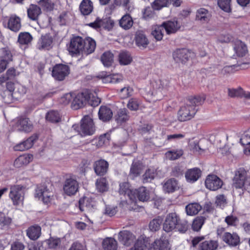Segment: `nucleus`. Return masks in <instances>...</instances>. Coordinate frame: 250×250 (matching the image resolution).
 Listing matches in <instances>:
<instances>
[{
	"label": "nucleus",
	"mask_w": 250,
	"mask_h": 250,
	"mask_svg": "<svg viewBox=\"0 0 250 250\" xmlns=\"http://www.w3.org/2000/svg\"><path fill=\"white\" fill-rule=\"evenodd\" d=\"M204 100L200 96L189 97L186 104L179 110L178 120L180 122H185L193 118L197 111L195 106L201 104Z\"/></svg>",
	"instance_id": "obj_1"
},
{
	"label": "nucleus",
	"mask_w": 250,
	"mask_h": 250,
	"mask_svg": "<svg viewBox=\"0 0 250 250\" xmlns=\"http://www.w3.org/2000/svg\"><path fill=\"white\" fill-rule=\"evenodd\" d=\"M100 102V99L97 97L96 93L86 89L78 93L74 97L71 106L73 109L77 110L83 107L87 104L92 106H96Z\"/></svg>",
	"instance_id": "obj_2"
},
{
	"label": "nucleus",
	"mask_w": 250,
	"mask_h": 250,
	"mask_svg": "<svg viewBox=\"0 0 250 250\" xmlns=\"http://www.w3.org/2000/svg\"><path fill=\"white\" fill-rule=\"evenodd\" d=\"M51 186L48 183L39 186L36 191V197L41 199L44 204L50 203L53 197V193L51 191Z\"/></svg>",
	"instance_id": "obj_3"
},
{
	"label": "nucleus",
	"mask_w": 250,
	"mask_h": 250,
	"mask_svg": "<svg viewBox=\"0 0 250 250\" xmlns=\"http://www.w3.org/2000/svg\"><path fill=\"white\" fill-rule=\"evenodd\" d=\"M95 131V127L92 119L88 116H84L81 121V135H92Z\"/></svg>",
	"instance_id": "obj_4"
},
{
	"label": "nucleus",
	"mask_w": 250,
	"mask_h": 250,
	"mask_svg": "<svg viewBox=\"0 0 250 250\" xmlns=\"http://www.w3.org/2000/svg\"><path fill=\"white\" fill-rule=\"evenodd\" d=\"M84 40L80 37H76L71 40L68 47L69 51L73 54L83 53Z\"/></svg>",
	"instance_id": "obj_5"
},
{
	"label": "nucleus",
	"mask_w": 250,
	"mask_h": 250,
	"mask_svg": "<svg viewBox=\"0 0 250 250\" xmlns=\"http://www.w3.org/2000/svg\"><path fill=\"white\" fill-rule=\"evenodd\" d=\"M79 188V183L74 177L67 178L63 185V190L65 194L70 196L74 195Z\"/></svg>",
	"instance_id": "obj_6"
},
{
	"label": "nucleus",
	"mask_w": 250,
	"mask_h": 250,
	"mask_svg": "<svg viewBox=\"0 0 250 250\" xmlns=\"http://www.w3.org/2000/svg\"><path fill=\"white\" fill-rule=\"evenodd\" d=\"M69 73V67L67 65L59 64L55 65L52 70V76L56 80H63Z\"/></svg>",
	"instance_id": "obj_7"
},
{
	"label": "nucleus",
	"mask_w": 250,
	"mask_h": 250,
	"mask_svg": "<svg viewBox=\"0 0 250 250\" xmlns=\"http://www.w3.org/2000/svg\"><path fill=\"white\" fill-rule=\"evenodd\" d=\"M178 221V216L175 213H169L163 224V229L167 232L172 231L176 229Z\"/></svg>",
	"instance_id": "obj_8"
},
{
	"label": "nucleus",
	"mask_w": 250,
	"mask_h": 250,
	"mask_svg": "<svg viewBox=\"0 0 250 250\" xmlns=\"http://www.w3.org/2000/svg\"><path fill=\"white\" fill-rule=\"evenodd\" d=\"M222 181L216 175H209L205 181V185L207 188L211 190H216L221 188Z\"/></svg>",
	"instance_id": "obj_9"
},
{
	"label": "nucleus",
	"mask_w": 250,
	"mask_h": 250,
	"mask_svg": "<svg viewBox=\"0 0 250 250\" xmlns=\"http://www.w3.org/2000/svg\"><path fill=\"white\" fill-rule=\"evenodd\" d=\"M153 90L150 93L151 96H158V98H160V94H162V91L167 90L168 82L166 80H158L152 83Z\"/></svg>",
	"instance_id": "obj_10"
},
{
	"label": "nucleus",
	"mask_w": 250,
	"mask_h": 250,
	"mask_svg": "<svg viewBox=\"0 0 250 250\" xmlns=\"http://www.w3.org/2000/svg\"><path fill=\"white\" fill-rule=\"evenodd\" d=\"M190 52L187 49H178L174 51L172 56L177 63H185L190 57Z\"/></svg>",
	"instance_id": "obj_11"
},
{
	"label": "nucleus",
	"mask_w": 250,
	"mask_h": 250,
	"mask_svg": "<svg viewBox=\"0 0 250 250\" xmlns=\"http://www.w3.org/2000/svg\"><path fill=\"white\" fill-rule=\"evenodd\" d=\"M247 172L243 168H240L235 172L233 178V186L236 188H243Z\"/></svg>",
	"instance_id": "obj_12"
},
{
	"label": "nucleus",
	"mask_w": 250,
	"mask_h": 250,
	"mask_svg": "<svg viewBox=\"0 0 250 250\" xmlns=\"http://www.w3.org/2000/svg\"><path fill=\"white\" fill-rule=\"evenodd\" d=\"M96 207L93 198L84 197L79 200V208L82 211H92Z\"/></svg>",
	"instance_id": "obj_13"
},
{
	"label": "nucleus",
	"mask_w": 250,
	"mask_h": 250,
	"mask_svg": "<svg viewBox=\"0 0 250 250\" xmlns=\"http://www.w3.org/2000/svg\"><path fill=\"white\" fill-rule=\"evenodd\" d=\"M10 198L14 205H19L22 203L23 197V192L21 188L19 186H15L11 188L9 194Z\"/></svg>",
	"instance_id": "obj_14"
},
{
	"label": "nucleus",
	"mask_w": 250,
	"mask_h": 250,
	"mask_svg": "<svg viewBox=\"0 0 250 250\" xmlns=\"http://www.w3.org/2000/svg\"><path fill=\"white\" fill-rule=\"evenodd\" d=\"M135 236L130 231L124 230L118 234V240L124 245L129 246L135 240Z\"/></svg>",
	"instance_id": "obj_15"
},
{
	"label": "nucleus",
	"mask_w": 250,
	"mask_h": 250,
	"mask_svg": "<svg viewBox=\"0 0 250 250\" xmlns=\"http://www.w3.org/2000/svg\"><path fill=\"white\" fill-rule=\"evenodd\" d=\"M233 47L235 54L237 57H244L248 53L246 44L240 40H235L233 42Z\"/></svg>",
	"instance_id": "obj_16"
},
{
	"label": "nucleus",
	"mask_w": 250,
	"mask_h": 250,
	"mask_svg": "<svg viewBox=\"0 0 250 250\" xmlns=\"http://www.w3.org/2000/svg\"><path fill=\"white\" fill-rule=\"evenodd\" d=\"M53 38L50 34L42 35L38 42L39 49L49 50L53 46Z\"/></svg>",
	"instance_id": "obj_17"
},
{
	"label": "nucleus",
	"mask_w": 250,
	"mask_h": 250,
	"mask_svg": "<svg viewBox=\"0 0 250 250\" xmlns=\"http://www.w3.org/2000/svg\"><path fill=\"white\" fill-rule=\"evenodd\" d=\"M135 192L131 188L129 184L124 182L120 185L119 193L120 194L127 196L132 202L135 201Z\"/></svg>",
	"instance_id": "obj_18"
},
{
	"label": "nucleus",
	"mask_w": 250,
	"mask_h": 250,
	"mask_svg": "<svg viewBox=\"0 0 250 250\" xmlns=\"http://www.w3.org/2000/svg\"><path fill=\"white\" fill-rule=\"evenodd\" d=\"M222 239L226 243L230 246H236L240 243V238L236 233L225 232L222 236Z\"/></svg>",
	"instance_id": "obj_19"
},
{
	"label": "nucleus",
	"mask_w": 250,
	"mask_h": 250,
	"mask_svg": "<svg viewBox=\"0 0 250 250\" xmlns=\"http://www.w3.org/2000/svg\"><path fill=\"white\" fill-rule=\"evenodd\" d=\"M210 18V13L206 8H200L196 11L195 19L202 23L208 22Z\"/></svg>",
	"instance_id": "obj_20"
},
{
	"label": "nucleus",
	"mask_w": 250,
	"mask_h": 250,
	"mask_svg": "<svg viewBox=\"0 0 250 250\" xmlns=\"http://www.w3.org/2000/svg\"><path fill=\"white\" fill-rule=\"evenodd\" d=\"M33 129V125L28 118H22L17 123V130L20 131L30 132Z\"/></svg>",
	"instance_id": "obj_21"
},
{
	"label": "nucleus",
	"mask_w": 250,
	"mask_h": 250,
	"mask_svg": "<svg viewBox=\"0 0 250 250\" xmlns=\"http://www.w3.org/2000/svg\"><path fill=\"white\" fill-rule=\"evenodd\" d=\"M108 167V164L106 161L100 160L95 162L94 165V169L97 175L102 176L106 173Z\"/></svg>",
	"instance_id": "obj_22"
},
{
	"label": "nucleus",
	"mask_w": 250,
	"mask_h": 250,
	"mask_svg": "<svg viewBox=\"0 0 250 250\" xmlns=\"http://www.w3.org/2000/svg\"><path fill=\"white\" fill-rule=\"evenodd\" d=\"M201 175V171L198 168L189 169L185 173V177L188 182L193 183L196 181Z\"/></svg>",
	"instance_id": "obj_23"
},
{
	"label": "nucleus",
	"mask_w": 250,
	"mask_h": 250,
	"mask_svg": "<svg viewBox=\"0 0 250 250\" xmlns=\"http://www.w3.org/2000/svg\"><path fill=\"white\" fill-rule=\"evenodd\" d=\"M135 40L136 44L142 49L146 48L149 43L147 38L142 31H138L136 33Z\"/></svg>",
	"instance_id": "obj_24"
},
{
	"label": "nucleus",
	"mask_w": 250,
	"mask_h": 250,
	"mask_svg": "<svg viewBox=\"0 0 250 250\" xmlns=\"http://www.w3.org/2000/svg\"><path fill=\"white\" fill-rule=\"evenodd\" d=\"M162 24L168 35L176 33L180 28L177 21H167L164 22Z\"/></svg>",
	"instance_id": "obj_25"
},
{
	"label": "nucleus",
	"mask_w": 250,
	"mask_h": 250,
	"mask_svg": "<svg viewBox=\"0 0 250 250\" xmlns=\"http://www.w3.org/2000/svg\"><path fill=\"white\" fill-rule=\"evenodd\" d=\"M98 114L100 119L104 122L109 121L113 116L112 111L107 106H101Z\"/></svg>",
	"instance_id": "obj_26"
},
{
	"label": "nucleus",
	"mask_w": 250,
	"mask_h": 250,
	"mask_svg": "<svg viewBox=\"0 0 250 250\" xmlns=\"http://www.w3.org/2000/svg\"><path fill=\"white\" fill-rule=\"evenodd\" d=\"M178 181L174 178H171L166 181L163 185L164 190L168 193L173 192L179 189Z\"/></svg>",
	"instance_id": "obj_27"
},
{
	"label": "nucleus",
	"mask_w": 250,
	"mask_h": 250,
	"mask_svg": "<svg viewBox=\"0 0 250 250\" xmlns=\"http://www.w3.org/2000/svg\"><path fill=\"white\" fill-rule=\"evenodd\" d=\"M8 28L15 32L19 31L21 28V19L16 16H11L8 21Z\"/></svg>",
	"instance_id": "obj_28"
},
{
	"label": "nucleus",
	"mask_w": 250,
	"mask_h": 250,
	"mask_svg": "<svg viewBox=\"0 0 250 250\" xmlns=\"http://www.w3.org/2000/svg\"><path fill=\"white\" fill-rule=\"evenodd\" d=\"M33 159V155L31 154H23L17 158L14 163L15 167H21L28 164Z\"/></svg>",
	"instance_id": "obj_29"
},
{
	"label": "nucleus",
	"mask_w": 250,
	"mask_h": 250,
	"mask_svg": "<svg viewBox=\"0 0 250 250\" xmlns=\"http://www.w3.org/2000/svg\"><path fill=\"white\" fill-rule=\"evenodd\" d=\"M144 166L139 162H133L131 166L129 176L134 179L138 176L144 169Z\"/></svg>",
	"instance_id": "obj_30"
},
{
	"label": "nucleus",
	"mask_w": 250,
	"mask_h": 250,
	"mask_svg": "<svg viewBox=\"0 0 250 250\" xmlns=\"http://www.w3.org/2000/svg\"><path fill=\"white\" fill-rule=\"evenodd\" d=\"M84 48L83 53L87 55L93 53L96 48V44L95 41L92 38L88 37L84 40Z\"/></svg>",
	"instance_id": "obj_31"
},
{
	"label": "nucleus",
	"mask_w": 250,
	"mask_h": 250,
	"mask_svg": "<svg viewBox=\"0 0 250 250\" xmlns=\"http://www.w3.org/2000/svg\"><path fill=\"white\" fill-rule=\"evenodd\" d=\"M135 192V200L137 197L139 201L142 202L147 201L149 199V192L145 187L140 188L138 189H134Z\"/></svg>",
	"instance_id": "obj_32"
},
{
	"label": "nucleus",
	"mask_w": 250,
	"mask_h": 250,
	"mask_svg": "<svg viewBox=\"0 0 250 250\" xmlns=\"http://www.w3.org/2000/svg\"><path fill=\"white\" fill-rule=\"evenodd\" d=\"M93 3L90 0H83L80 5V9L83 15H88L93 11Z\"/></svg>",
	"instance_id": "obj_33"
},
{
	"label": "nucleus",
	"mask_w": 250,
	"mask_h": 250,
	"mask_svg": "<svg viewBox=\"0 0 250 250\" xmlns=\"http://www.w3.org/2000/svg\"><path fill=\"white\" fill-rule=\"evenodd\" d=\"M41 13V7L37 5L31 4L27 10L28 17L33 21L37 20Z\"/></svg>",
	"instance_id": "obj_34"
},
{
	"label": "nucleus",
	"mask_w": 250,
	"mask_h": 250,
	"mask_svg": "<svg viewBox=\"0 0 250 250\" xmlns=\"http://www.w3.org/2000/svg\"><path fill=\"white\" fill-rule=\"evenodd\" d=\"M41 233V228L39 226H33L27 230V235L29 238L35 240L39 238Z\"/></svg>",
	"instance_id": "obj_35"
},
{
	"label": "nucleus",
	"mask_w": 250,
	"mask_h": 250,
	"mask_svg": "<svg viewBox=\"0 0 250 250\" xmlns=\"http://www.w3.org/2000/svg\"><path fill=\"white\" fill-rule=\"evenodd\" d=\"M133 21L129 14H125L119 21L120 26L125 30L130 29L133 25Z\"/></svg>",
	"instance_id": "obj_36"
},
{
	"label": "nucleus",
	"mask_w": 250,
	"mask_h": 250,
	"mask_svg": "<svg viewBox=\"0 0 250 250\" xmlns=\"http://www.w3.org/2000/svg\"><path fill=\"white\" fill-rule=\"evenodd\" d=\"M132 60V57L128 52L123 51L119 54L118 61L121 65H128L131 63Z\"/></svg>",
	"instance_id": "obj_37"
},
{
	"label": "nucleus",
	"mask_w": 250,
	"mask_h": 250,
	"mask_svg": "<svg viewBox=\"0 0 250 250\" xmlns=\"http://www.w3.org/2000/svg\"><path fill=\"white\" fill-rule=\"evenodd\" d=\"M32 40L33 37L29 32H21L18 36V42L21 45H28Z\"/></svg>",
	"instance_id": "obj_38"
},
{
	"label": "nucleus",
	"mask_w": 250,
	"mask_h": 250,
	"mask_svg": "<svg viewBox=\"0 0 250 250\" xmlns=\"http://www.w3.org/2000/svg\"><path fill=\"white\" fill-rule=\"evenodd\" d=\"M114 55L110 51H106L101 57V60L105 67L111 66L114 61Z\"/></svg>",
	"instance_id": "obj_39"
},
{
	"label": "nucleus",
	"mask_w": 250,
	"mask_h": 250,
	"mask_svg": "<svg viewBox=\"0 0 250 250\" xmlns=\"http://www.w3.org/2000/svg\"><path fill=\"white\" fill-rule=\"evenodd\" d=\"M103 247L104 250H117V242L112 238H106L103 242Z\"/></svg>",
	"instance_id": "obj_40"
},
{
	"label": "nucleus",
	"mask_w": 250,
	"mask_h": 250,
	"mask_svg": "<svg viewBox=\"0 0 250 250\" xmlns=\"http://www.w3.org/2000/svg\"><path fill=\"white\" fill-rule=\"evenodd\" d=\"M201 208L200 205L197 203L189 204L186 207L187 214L191 216L197 214Z\"/></svg>",
	"instance_id": "obj_41"
},
{
	"label": "nucleus",
	"mask_w": 250,
	"mask_h": 250,
	"mask_svg": "<svg viewBox=\"0 0 250 250\" xmlns=\"http://www.w3.org/2000/svg\"><path fill=\"white\" fill-rule=\"evenodd\" d=\"M157 175L156 169L153 167L148 168L143 175L142 181L144 183L151 181Z\"/></svg>",
	"instance_id": "obj_42"
},
{
	"label": "nucleus",
	"mask_w": 250,
	"mask_h": 250,
	"mask_svg": "<svg viewBox=\"0 0 250 250\" xmlns=\"http://www.w3.org/2000/svg\"><path fill=\"white\" fill-rule=\"evenodd\" d=\"M104 83H116L123 80V76L119 74L101 76Z\"/></svg>",
	"instance_id": "obj_43"
},
{
	"label": "nucleus",
	"mask_w": 250,
	"mask_h": 250,
	"mask_svg": "<svg viewBox=\"0 0 250 250\" xmlns=\"http://www.w3.org/2000/svg\"><path fill=\"white\" fill-rule=\"evenodd\" d=\"M115 120L118 124H122L128 120L127 111L125 108L120 109L115 116Z\"/></svg>",
	"instance_id": "obj_44"
},
{
	"label": "nucleus",
	"mask_w": 250,
	"mask_h": 250,
	"mask_svg": "<svg viewBox=\"0 0 250 250\" xmlns=\"http://www.w3.org/2000/svg\"><path fill=\"white\" fill-rule=\"evenodd\" d=\"M200 247L202 250H216L218 247V244L216 241H205L202 243Z\"/></svg>",
	"instance_id": "obj_45"
},
{
	"label": "nucleus",
	"mask_w": 250,
	"mask_h": 250,
	"mask_svg": "<svg viewBox=\"0 0 250 250\" xmlns=\"http://www.w3.org/2000/svg\"><path fill=\"white\" fill-rule=\"evenodd\" d=\"M156 249L159 250H169L170 247L168 241L165 238H160L154 242Z\"/></svg>",
	"instance_id": "obj_46"
},
{
	"label": "nucleus",
	"mask_w": 250,
	"mask_h": 250,
	"mask_svg": "<svg viewBox=\"0 0 250 250\" xmlns=\"http://www.w3.org/2000/svg\"><path fill=\"white\" fill-rule=\"evenodd\" d=\"M46 119L47 121L54 123L59 122L61 120V116L59 112L56 111H50L46 115Z\"/></svg>",
	"instance_id": "obj_47"
},
{
	"label": "nucleus",
	"mask_w": 250,
	"mask_h": 250,
	"mask_svg": "<svg viewBox=\"0 0 250 250\" xmlns=\"http://www.w3.org/2000/svg\"><path fill=\"white\" fill-rule=\"evenodd\" d=\"M164 27L162 24L156 25L153 27L151 34L157 41H161L163 39Z\"/></svg>",
	"instance_id": "obj_48"
},
{
	"label": "nucleus",
	"mask_w": 250,
	"mask_h": 250,
	"mask_svg": "<svg viewBox=\"0 0 250 250\" xmlns=\"http://www.w3.org/2000/svg\"><path fill=\"white\" fill-rule=\"evenodd\" d=\"M96 186L97 190L100 192H104L108 189V184L106 179L104 178H100L97 180Z\"/></svg>",
	"instance_id": "obj_49"
},
{
	"label": "nucleus",
	"mask_w": 250,
	"mask_h": 250,
	"mask_svg": "<svg viewBox=\"0 0 250 250\" xmlns=\"http://www.w3.org/2000/svg\"><path fill=\"white\" fill-rule=\"evenodd\" d=\"M240 143L243 146H246L245 153L250 154V134L243 135L240 140Z\"/></svg>",
	"instance_id": "obj_50"
},
{
	"label": "nucleus",
	"mask_w": 250,
	"mask_h": 250,
	"mask_svg": "<svg viewBox=\"0 0 250 250\" xmlns=\"http://www.w3.org/2000/svg\"><path fill=\"white\" fill-rule=\"evenodd\" d=\"M38 4L44 11H51L54 8V4L51 0H40Z\"/></svg>",
	"instance_id": "obj_51"
},
{
	"label": "nucleus",
	"mask_w": 250,
	"mask_h": 250,
	"mask_svg": "<svg viewBox=\"0 0 250 250\" xmlns=\"http://www.w3.org/2000/svg\"><path fill=\"white\" fill-rule=\"evenodd\" d=\"M171 0H155L152 4L153 8L159 10L164 7H167L170 3Z\"/></svg>",
	"instance_id": "obj_52"
},
{
	"label": "nucleus",
	"mask_w": 250,
	"mask_h": 250,
	"mask_svg": "<svg viewBox=\"0 0 250 250\" xmlns=\"http://www.w3.org/2000/svg\"><path fill=\"white\" fill-rule=\"evenodd\" d=\"M205 218L203 216L197 217L192 223V227L194 231H199L204 223Z\"/></svg>",
	"instance_id": "obj_53"
},
{
	"label": "nucleus",
	"mask_w": 250,
	"mask_h": 250,
	"mask_svg": "<svg viewBox=\"0 0 250 250\" xmlns=\"http://www.w3.org/2000/svg\"><path fill=\"white\" fill-rule=\"evenodd\" d=\"M163 222V219L160 217H158L150 222L149 227L152 231H157L160 228V225Z\"/></svg>",
	"instance_id": "obj_54"
},
{
	"label": "nucleus",
	"mask_w": 250,
	"mask_h": 250,
	"mask_svg": "<svg viewBox=\"0 0 250 250\" xmlns=\"http://www.w3.org/2000/svg\"><path fill=\"white\" fill-rule=\"evenodd\" d=\"M183 155L182 150L169 151L166 153V157L170 160H174L180 158Z\"/></svg>",
	"instance_id": "obj_55"
},
{
	"label": "nucleus",
	"mask_w": 250,
	"mask_h": 250,
	"mask_svg": "<svg viewBox=\"0 0 250 250\" xmlns=\"http://www.w3.org/2000/svg\"><path fill=\"white\" fill-rule=\"evenodd\" d=\"M146 246L145 240L143 238L140 237L137 239L134 247L129 250H144Z\"/></svg>",
	"instance_id": "obj_56"
},
{
	"label": "nucleus",
	"mask_w": 250,
	"mask_h": 250,
	"mask_svg": "<svg viewBox=\"0 0 250 250\" xmlns=\"http://www.w3.org/2000/svg\"><path fill=\"white\" fill-rule=\"evenodd\" d=\"M46 243L49 249H55L60 245L61 239L58 238L50 237L46 241Z\"/></svg>",
	"instance_id": "obj_57"
},
{
	"label": "nucleus",
	"mask_w": 250,
	"mask_h": 250,
	"mask_svg": "<svg viewBox=\"0 0 250 250\" xmlns=\"http://www.w3.org/2000/svg\"><path fill=\"white\" fill-rule=\"evenodd\" d=\"M133 89L132 87L126 86L121 88L119 94L122 99H125L132 95Z\"/></svg>",
	"instance_id": "obj_58"
},
{
	"label": "nucleus",
	"mask_w": 250,
	"mask_h": 250,
	"mask_svg": "<svg viewBox=\"0 0 250 250\" xmlns=\"http://www.w3.org/2000/svg\"><path fill=\"white\" fill-rule=\"evenodd\" d=\"M153 7H146L143 11V18L146 20H149L155 16V12Z\"/></svg>",
	"instance_id": "obj_59"
},
{
	"label": "nucleus",
	"mask_w": 250,
	"mask_h": 250,
	"mask_svg": "<svg viewBox=\"0 0 250 250\" xmlns=\"http://www.w3.org/2000/svg\"><path fill=\"white\" fill-rule=\"evenodd\" d=\"M228 96L231 98L242 97L243 96V90L241 88L237 89L228 88Z\"/></svg>",
	"instance_id": "obj_60"
},
{
	"label": "nucleus",
	"mask_w": 250,
	"mask_h": 250,
	"mask_svg": "<svg viewBox=\"0 0 250 250\" xmlns=\"http://www.w3.org/2000/svg\"><path fill=\"white\" fill-rule=\"evenodd\" d=\"M230 0H218L219 7L225 12L230 11Z\"/></svg>",
	"instance_id": "obj_61"
},
{
	"label": "nucleus",
	"mask_w": 250,
	"mask_h": 250,
	"mask_svg": "<svg viewBox=\"0 0 250 250\" xmlns=\"http://www.w3.org/2000/svg\"><path fill=\"white\" fill-rule=\"evenodd\" d=\"M140 102L136 98L129 99L127 106L131 110H137L138 109Z\"/></svg>",
	"instance_id": "obj_62"
},
{
	"label": "nucleus",
	"mask_w": 250,
	"mask_h": 250,
	"mask_svg": "<svg viewBox=\"0 0 250 250\" xmlns=\"http://www.w3.org/2000/svg\"><path fill=\"white\" fill-rule=\"evenodd\" d=\"M104 23V20H102L99 18H97L94 22H90L87 25L93 28L98 29L103 26Z\"/></svg>",
	"instance_id": "obj_63"
},
{
	"label": "nucleus",
	"mask_w": 250,
	"mask_h": 250,
	"mask_svg": "<svg viewBox=\"0 0 250 250\" xmlns=\"http://www.w3.org/2000/svg\"><path fill=\"white\" fill-rule=\"evenodd\" d=\"M37 139L36 136H32L28 138L26 141L23 142L26 148L28 149L32 147L34 142Z\"/></svg>",
	"instance_id": "obj_64"
}]
</instances>
